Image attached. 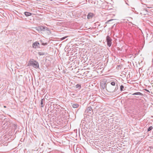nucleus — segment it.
Masks as SVG:
<instances>
[{
  "label": "nucleus",
  "instance_id": "f257e3e1",
  "mask_svg": "<svg viewBox=\"0 0 153 153\" xmlns=\"http://www.w3.org/2000/svg\"><path fill=\"white\" fill-rule=\"evenodd\" d=\"M118 86L117 83V80L111 82L110 85H107L106 90L111 93L116 92L118 89Z\"/></svg>",
  "mask_w": 153,
  "mask_h": 153
},
{
  "label": "nucleus",
  "instance_id": "f03ea898",
  "mask_svg": "<svg viewBox=\"0 0 153 153\" xmlns=\"http://www.w3.org/2000/svg\"><path fill=\"white\" fill-rule=\"evenodd\" d=\"M28 66L32 65L36 68H39V63L33 59H30L27 64Z\"/></svg>",
  "mask_w": 153,
  "mask_h": 153
},
{
  "label": "nucleus",
  "instance_id": "7ed1b4c3",
  "mask_svg": "<svg viewBox=\"0 0 153 153\" xmlns=\"http://www.w3.org/2000/svg\"><path fill=\"white\" fill-rule=\"evenodd\" d=\"M92 108L91 107L89 106L88 107L85 111V113L87 115H89L92 113Z\"/></svg>",
  "mask_w": 153,
  "mask_h": 153
},
{
  "label": "nucleus",
  "instance_id": "20e7f679",
  "mask_svg": "<svg viewBox=\"0 0 153 153\" xmlns=\"http://www.w3.org/2000/svg\"><path fill=\"white\" fill-rule=\"evenodd\" d=\"M112 39L111 37L108 36L106 37V41L107 45L110 47L112 44Z\"/></svg>",
  "mask_w": 153,
  "mask_h": 153
},
{
  "label": "nucleus",
  "instance_id": "39448f33",
  "mask_svg": "<svg viewBox=\"0 0 153 153\" xmlns=\"http://www.w3.org/2000/svg\"><path fill=\"white\" fill-rule=\"evenodd\" d=\"M106 81H102L100 82V86H101L103 89L105 88L106 89L107 85L106 84Z\"/></svg>",
  "mask_w": 153,
  "mask_h": 153
},
{
  "label": "nucleus",
  "instance_id": "423d86ee",
  "mask_svg": "<svg viewBox=\"0 0 153 153\" xmlns=\"http://www.w3.org/2000/svg\"><path fill=\"white\" fill-rule=\"evenodd\" d=\"M39 45L40 44L39 42H36L33 43L32 46L33 48H36L37 47L40 48Z\"/></svg>",
  "mask_w": 153,
  "mask_h": 153
},
{
  "label": "nucleus",
  "instance_id": "0eeeda50",
  "mask_svg": "<svg viewBox=\"0 0 153 153\" xmlns=\"http://www.w3.org/2000/svg\"><path fill=\"white\" fill-rule=\"evenodd\" d=\"M95 15L94 13H89L87 15V18L88 19H91L95 16Z\"/></svg>",
  "mask_w": 153,
  "mask_h": 153
},
{
  "label": "nucleus",
  "instance_id": "6e6552de",
  "mask_svg": "<svg viewBox=\"0 0 153 153\" xmlns=\"http://www.w3.org/2000/svg\"><path fill=\"white\" fill-rule=\"evenodd\" d=\"M115 19H111L109 20L106 22L105 23V24L108 23H114V22L115 21Z\"/></svg>",
  "mask_w": 153,
  "mask_h": 153
},
{
  "label": "nucleus",
  "instance_id": "1a4fd4ad",
  "mask_svg": "<svg viewBox=\"0 0 153 153\" xmlns=\"http://www.w3.org/2000/svg\"><path fill=\"white\" fill-rule=\"evenodd\" d=\"M71 104L72 107L74 108H77L79 106V105L76 103H72Z\"/></svg>",
  "mask_w": 153,
  "mask_h": 153
},
{
  "label": "nucleus",
  "instance_id": "9d476101",
  "mask_svg": "<svg viewBox=\"0 0 153 153\" xmlns=\"http://www.w3.org/2000/svg\"><path fill=\"white\" fill-rule=\"evenodd\" d=\"M45 99L43 98L41 100L40 104L41 105V107H43L44 106V102H45Z\"/></svg>",
  "mask_w": 153,
  "mask_h": 153
},
{
  "label": "nucleus",
  "instance_id": "9b49d317",
  "mask_svg": "<svg viewBox=\"0 0 153 153\" xmlns=\"http://www.w3.org/2000/svg\"><path fill=\"white\" fill-rule=\"evenodd\" d=\"M75 88L77 90L80 89L81 88V84H78L75 86Z\"/></svg>",
  "mask_w": 153,
  "mask_h": 153
},
{
  "label": "nucleus",
  "instance_id": "f8f14e48",
  "mask_svg": "<svg viewBox=\"0 0 153 153\" xmlns=\"http://www.w3.org/2000/svg\"><path fill=\"white\" fill-rule=\"evenodd\" d=\"M24 14L27 17H28L31 15L32 13H30L28 12H24Z\"/></svg>",
  "mask_w": 153,
  "mask_h": 153
},
{
  "label": "nucleus",
  "instance_id": "ddd939ff",
  "mask_svg": "<svg viewBox=\"0 0 153 153\" xmlns=\"http://www.w3.org/2000/svg\"><path fill=\"white\" fill-rule=\"evenodd\" d=\"M133 95H140L143 96V94L140 92H137L132 94Z\"/></svg>",
  "mask_w": 153,
  "mask_h": 153
},
{
  "label": "nucleus",
  "instance_id": "4468645a",
  "mask_svg": "<svg viewBox=\"0 0 153 153\" xmlns=\"http://www.w3.org/2000/svg\"><path fill=\"white\" fill-rule=\"evenodd\" d=\"M47 54V53H46L45 52H38V54L39 56L43 55H44L45 54Z\"/></svg>",
  "mask_w": 153,
  "mask_h": 153
},
{
  "label": "nucleus",
  "instance_id": "2eb2a0df",
  "mask_svg": "<svg viewBox=\"0 0 153 153\" xmlns=\"http://www.w3.org/2000/svg\"><path fill=\"white\" fill-rule=\"evenodd\" d=\"M35 29L38 31V32H39L40 31H40V26H39L37 27H36L35 28Z\"/></svg>",
  "mask_w": 153,
  "mask_h": 153
},
{
  "label": "nucleus",
  "instance_id": "dca6fc26",
  "mask_svg": "<svg viewBox=\"0 0 153 153\" xmlns=\"http://www.w3.org/2000/svg\"><path fill=\"white\" fill-rule=\"evenodd\" d=\"M40 29H41L40 30L41 31H45V27L43 26H40Z\"/></svg>",
  "mask_w": 153,
  "mask_h": 153
},
{
  "label": "nucleus",
  "instance_id": "f3484780",
  "mask_svg": "<svg viewBox=\"0 0 153 153\" xmlns=\"http://www.w3.org/2000/svg\"><path fill=\"white\" fill-rule=\"evenodd\" d=\"M124 88V86L123 85H120V91H122L124 90L123 89Z\"/></svg>",
  "mask_w": 153,
  "mask_h": 153
},
{
  "label": "nucleus",
  "instance_id": "a211bd4d",
  "mask_svg": "<svg viewBox=\"0 0 153 153\" xmlns=\"http://www.w3.org/2000/svg\"><path fill=\"white\" fill-rule=\"evenodd\" d=\"M42 40H40V43H41V44L42 45H47V43H44L43 42H42Z\"/></svg>",
  "mask_w": 153,
  "mask_h": 153
},
{
  "label": "nucleus",
  "instance_id": "6ab92c4d",
  "mask_svg": "<svg viewBox=\"0 0 153 153\" xmlns=\"http://www.w3.org/2000/svg\"><path fill=\"white\" fill-rule=\"evenodd\" d=\"M153 128V127L152 126H150L148 128L147 130L148 131H149L151 130Z\"/></svg>",
  "mask_w": 153,
  "mask_h": 153
},
{
  "label": "nucleus",
  "instance_id": "aec40b11",
  "mask_svg": "<svg viewBox=\"0 0 153 153\" xmlns=\"http://www.w3.org/2000/svg\"><path fill=\"white\" fill-rule=\"evenodd\" d=\"M46 30V31H49V30L48 28L47 27H45V31Z\"/></svg>",
  "mask_w": 153,
  "mask_h": 153
},
{
  "label": "nucleus",
  "instance_id": "412c9836",
  "mask_svg": "<svg viewBox=\"0 0 153 153\" xmlns=\"http://www.w3.org/2000/svg\"><path fill=\"white\" fill-rule=\"evenodd\" d=\"M66 37H66V36L63 37H62V38H61V39L62 40H64L65 39Z\"/></svg>",
  "mask_w": 153,
  "mask_h": 153
},
{
  "label": "nucleus",
  "instance_id": "4be33fe9",
  "mask_svg": "<svg viewBox=\"0 0 153 153\" xmlns=\"http://www.w3.org/2000/svg\"><path fill=\"white\" fill-rule=\"evenodd\" d=\"M146 91H147V92H149V91L148 90H147V89H146Z\"/></svg>",
  "mask_w": 153,
  "mask_h": 153
},
{
  "label": "nucleus",
  "instance_id": "5701e85b",
  "mask_svg": "<svg viewBox=\"0 0 153 153\" xmlns=\"http://www.w3.org/2000/svg\"><path fill=\"white\" fill-rule=\"evenodd\" d=\"M117 66H118V67L119 68L120 66V65H118Z\"/></svg>",
  "mask_w": 153,
  "mask_h": 153
},
{
  "label": "nucleus",
  "instance_id": "b1692460",
  "mask_svg": "<svg viewBox=\"0 0 153 153\" xmlns=\"http://www.w3.org/2000/svg\"><path fill=\"white\" fill-rule=\"evenodd\" d=\"M115 24H114V25H113V27H114V26L115 25Z\"/></svg>",
  "mask_w": 153,
  "mask_h": 153
},
{
  "label": "nucleus",
  "instance_id": "393cba45",
  "mask_svg": "<svg viewBox=\"0 0 153 153\" xmlns=\"http://www.w3.org/2000/svg\"><path fill=\"white\" fill-rule=\"evenodd\" d=\"M4 108H6V106H4Z\"/></svg>",
  "mask_w": 153,
  "mask_h": 153
},
{
  "label": "nucleus",
  "instance_id": "a878e982",
  "mask_svg": "<svg viewBox=\"0 0 153 153\" xmlns=\"http://www.w3.org/2000/svg\"><path fill=\"white\" fill-rule=\"evenodd\" d=\"M72 95H74V94H72Z\"/></svg>",
  "mask_w": 153,
  "mask_h": 153
}]
</instances>
